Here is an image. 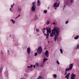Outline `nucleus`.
<instances>
[{"label":"nucleus","mask_w":79,"mask_h":79,"mask_svg":"<svg viewBox=\"0 0 79 79\" xmlns=\"http://www.w3.org/2000/svg\"><path fill=\"white\" fill-rule=\"evenodd\" d=\"M52 32L50 34V36L51 37H53L54 35L55 36L56 35H58V33H59L60 32V29L58 27H54L53 30H52Z\"/></svg>","instance_id":"f257e3e1"},{"label":"nucleus","mask_w":79,"mask_h":79,"mask_svg":"<svg viewBox=\"0 0 79 79\" xmlns=\"http://www.w3.org/2000/svg\"><path fill=\"white\" fill-rule=\"evenodd\" d=\"M71 2L72 3H73L74 2V0H64V8L66 7V5H69L70 3Z\"/></svg>","instance_id":"f03ea898"},{"label":"nucleus","mask_w":79,"mask_h":79,"mask_svg":"<svg viewBox=\"0 0 79 79\" xmlns=\"http://www.w3.org/2000/svg\"><path fill=\"white\" fill-rule=\"evenodd\" d=\"M36 50L38 54H41L42 53V47H39Z\"/></svg>","instance_id":"7ed1b4c3"},{"label":"nucleus","mask_w":79,"mask_h":79,"mask_svg":"<svg viewBox=\"0 0 79 79\" xmlns=\"http://www.w3.org/2000/svg\"><path fill=\"white\" fill-rule=\"evenodd\" d=\"M46 29L47 30V32H48L49 34L50 33H52V31H51V28L49 27L48 28V27H46Z\"/></svg>","instance_id":"20e7f679"},{"label":"nucleus","mask_w":79,"mask_h":79,"mask_svg":"<svg viewBox=\"0 0 79 79\" xmlns=\"http://www.w3.org/2000/svg\"><path fill=\"white\" fill-rule=\"evenodd\" d=\"M71 77L70 79H75V77H76L75 74L73 73L71 75Z\"/></svg>","instance_id":"39448f33"},{"label":"nucleus","mask_w":79,"mask_h":79,"mask_svg":"<svg viewBox=\"0 0 79 79\" xmlns=\"http://www.w3.org/2000/svg\"><path fill=\"white\" fill-rule=\"evenodd\" d=\"M31 10H32L33 11H35V5H33L31 8Z\"/></svg>","instance_id":"423d86ee"},{"label":"nucleus","mask_w":79,"mask_h":79,"mask_svg":"<svg viewBox=\"0 0 79 79\" xmlns=\"http://www.w3.org/2000/svg\"><path fill=\"white\" fill-rule=\"evenodd\" d=\"M21 7L20 6L18 7V12L19 13H21Z\"/></svg>","instance_id":"0eeeda50"},{"label":"nucleus","mask_w":79,"mask_h":79,"mask_svg":"<svg viewBox=\"0 0 79 79\" xmlns=\"http://www.w3.org/2000/svg\"><path fill=\"white\" fill-rule=\"evenodd\" d=\"M70 73H69L67 75H66L64 77L65 78H66V79H69V75L70 74Z\"/></svg>","instance_id":"6e6552de"},{"label":"nucleus","mask_w":79,"mask_h":79,"mask_svg":"<svg viewBox=\"0 0 79 79\" xmlns=\"http://www.w3.org/2000/svg\"><path fill=\"white\" fill-rule=\"evenodd\" d=\"M73 64H71L69 65V69L70 70H71V69H73Z\"/></svg>","instance_id":"1a4fd4ad"},{"label":"nucleus","mask_w":79,"mask_h":79,"mask_svg":"<svg viewBox=\"0 0 79 79\" xmlns=\"http://www.w3.org/2000/svg\"><path fill=\"white\" fill-rule=\"evenodd\" d=\"M48 51H46L45 52V55L46 57H48Z\"/></svg>","instance_id":"9d476101"},{"label":"nucleus","mask_w":79,"mask_h":79,"mask_svg":"<svg viewBox=\"0 0 79 79\" xmlns=\"http://www.w3.org/2000/svg\"><path fill=\"white\" fill-rule=\"evenodd\" d=\"M27 52L28 54H30V53H31V49H30V48L29 47L27 48Z\"/></svg>","instance_id":"9b49d317"},{"label":"nucleus","mask_w":79,"mask_h":79,"mask_svg":"<svg viewBox=\"0 0 79 79\" xmlns=\"http://www.w3.org/2000/svg\"><path fill=\"white\" fill-rule=\"evenodd\" d=\"M58 35H59V33H57V35H55V37H54V40L55 41H56V39H57V37L58 36Z\"/></svg>","instance_id":"f8f14e48"},{"label":"nucleus","mask_w":79,"mask_h":79,"mask_svg":"<svg viewBox=\"0 0 79 79\" xmlns=\"http://www.w3.org/2000/svg\"><path fill=\"white\" fill-rule=\"evenodd\" d=\"M40 2L39 0H38L37 1V6H40Z\"/></svg>","instance_id":"ddd939ff"},{"label":"nucleus","mask_w":79,"mask_h":79,"mask_svg":"<svg viewBox=\"0 0 79 79\" xmlns=\"http://www.w3.org/2000/svg\"><path fill=\"white\" fill-rule=\"evenodd\" d=\"M57 4H58L57 2H56L54 4V8H55V7H57Z\"/></svg>","instance_id":"4468645a"},{"label":"nucleus","mask_w":79,"mask_h":79,"mask_svg":"<svg viewBox=\"0 0 79 79\" xmlns=\"http://www.w3.org/2000/svg\"><path fill=\"white\" fill-rule=\"evenodd\" d=\"M49 34H49L48 32H47V34H46V39H48V36H49Z\"/></svg>","instance_id":"2eb2a0df"},{"label":"nucleus","mask_w":79,"mask_h":79,"mask_svg":"<svg viewBox=\"0 0 79 79\" xmlns=\"http://www.w3.org/2000/svg\"><path fill=\"white\" fill-rule=\"evenodd\" d=\"M37 79H44V78L42 77V76H39L38 77Z\"/></svg>","instance_id":"dca6fc26"},{"label":"nucleus","mask_w":79,"mask_h":79,"mask_svg":"<svg viewBox=\"0 0 79 79\" xmlns=\"http://www.w3.org/2000/svg\"><path fill=\"white\" fill-rule=\"evenodd\" d=\"M35 20H37L38 19V17L37 15H35Z\"/></svg>","instance_id":"f3484780"},{"label":"nucleus","mask_w":79,"mask_h":79,"mask_svg":"<svg viewBox=\"0 0 79 79\" xmlns=\"http://www.w3.org/2000/svg\"><path fill=\"white\" fill-rule=\"evenodd\" d=\"M53 77H54V78H56L57 75H56V74H54L53 75Z\"/></svg>","instance_id":"a211bd4d"},{"label":"nucleus","mask_w":79,"mask_h":79,"mask_svg":"<svg viewBox=\"0 0 79 79\" xmlns=\"http://www.w3.org/2000/svg\"><path fill=\"white\" fill-rule=\"evenodd\" d=\"M79 35H77L76 36V37L74 38V39L76 40L78 39V38H79Z\"/></svg>","instance_id":"6ab92c4d"},{"label":"nucleus","mask_w":79,"mask_h":79,"mask_svg":"<svg viewBox=\"0 0 79 79\" xmlns=\"http://www.w3.org/2000/svg\"><path fill=\"white\" fill-rule=\"evenodd\" d=\"M10 21H11L12 23H13V24H15V21L14 20H13V19H10Z\"/></svg>","instance_id":"aec40b11"},{"label":"nucleus","mask_w":79,"mask_h":79,"mask_svg":"<svg viewBox=\"0 0 79 79\" xmlns=\"http://www.w3.org/2000/svg\"><path fill=\"white\" fill-rule=\"evenodd\" d=\"M3 67H2V68H1V69H0V71H1L0 72V74H1V73L2 72V70H3Z\"/></svg>","instance_id":"412c9836"},{"label":"nucleus","mask_w":79,"mask_h":79,"mask_svg":"<svg viewBox=\"0 0 79 79\" xmlns=\"http://www.w3.org/2000/svg\"><path fill=\"white\" fill-rule=\"evenodd\" d=\"M36 31L37 32H39V30L37 28H36Z\"/></svg>","instance_id":"4be33fe9"},{"label":"nucleus","mask_w":79,"mask_h":79,"mask_svg":"<svg viewBox=\"0 0 79 79\" xmlns=\"http://www.w3.org/2000/svg\"><path fill=\"white\" fill-rule=\"evenodd\" d=\"M70 70L69 69H65V71L67 72V71H70Z\"/></svg>","instance_id":"5701e85b"},{"label":"nucleus","mask_w":79,"mask_h":79,"mask_svg":"<svg viewBox=\"0 0 79 79\" xmlns=\"http://www.w3.org/2000/svg\"><path fill=\"white\" fill-rule=\"evenodd\" d=\"M45 61H46V59L45 57H44L43 59V63H44Z\"/></svg>","instance_id":"b1692460"},{"label":"nucleus","mask_w":79,"mask_h":79,"mask_svg":"<svg viewBox=\"0 0 79 79\" xmlns=\"http://www.w3.org/2000/svg\"><path fill=\"white\" fill-rule=\"evenodd\" d=\"M44 13H47V10H44Z\"/></svg>","instance_id":"393cba45"},{"label":"nucleus","mask_w":79,"mask_h":79,"mask_svg":"<svg viewBox=\"0 0 79 79\" xmlns=\"http://www.w3.org/2000/svg\"><path fill=\"white\" fill-rule=\"evenodd\" d=\"M60 52L61 53H63V50L61 49H60Z\"/></svg>","instance_id":"a878e982"},{"label":"nucleus","mask_w":79,"mask_h":79,"mask_svg":"<svg viewBox=\"0 0 79 79\" xmlns=\"http://www.w3.org/2000/svg\"><path fill=\"white\" fill-rule=\"evenodd\" d=\"M35 65L36 66H37V67H39V64L38 63H36L35 64Z\"/></svg>","instance_id":"bb28decb"},{"label":"nucleus","mask_w":79,"mask_h":79,"mask_svg":"<svg viewBox=\"0 0 79 79\" xmlns=\"http://www.w3.org/2000/svg\"><path fill=\"white\" fill-rule=\"evenodd\" d=\"M37 53L36 52L35 53V56H37Z\"/></svg>","instance_id":"cd10ccee"},{"label":"nucleus","mask_w":79,"mask_h":79,"mask_svg":"<svg viewBox=\"0 0 79 79\" xmlns=\"http://www.w3.org/2000/svg\"><path fill=\"white\" fill-rule=\"evenodd\" d=\"M60 2H59L57 4V7H58V6H60Z\"/></svg>","instance_id":"c85d7f7f"},{"label":"nucleus","mask_w":79,"mask_h":79,"mask_svg":"<svg viewBox=\"0 0 79 79\" xmlns=\"http://www.w3.org/2000/svg\"><path fill=\"white\" fill-rule=\"evenodd\" d=\"M26 72H27H27H28L29 71V69H26Z\"/></svg>","instance_id":"c756f323"},{"label":"nucleus","mask_w":79,"mask_h":79,"mask_svg":"<svg viewBox=\"0 0 79 79\" xmlns=\"http://www.w3.org/2000/svg\"><path fill=\"white\" fill-rule=\"evenodd\" d=\"M56 63H57L58 64H60V62H58V60L56 61Z\"/></svg>","instance_id":"7c9ffc66"},{"label":"nucleus","mask_w":79,"mask_h":79,"mask_svg":"<svg viewBox=\"0 0 79 79\" xmlns=\"http://www.w3.org/2000/svg\"><path fill=\"white\" fill-rule=\"evenodd\" d=\"M65 73L64 74V75H66V74H67V72L66 71H65Z\"/></svg>","instance_id":"2f4dec72"},{"label":"nucleus","mask_w":79,"mask_h":79,"mask_svg":"<svg viewBox=\"0 0 79 79\" xmlns=\"http://www.w3.org/2000/svg\"><path fill=\"white\" fill-rule=\"evenodd\" d=\"M19 16H20V14H19L17 17H16L15 19H16L17 18H18L19 17Z\"/></svg>","instance_id":"473e14b6"},{"label":"nucleus","mask_w":79,"mask_h":79,"mask_svg":"<svg viewBox=\"0 0 79 79\" xmlns=\"http://www.w3.org/2000/svg\"><path fill=\"white\" fill-rule=\"evenodd\" d=\"M10 11H11V12H12L13 10H11V7L10 9Z\"/></svg>","instance_id":"72a5a7b5"},{"label":"nucleus","mask_w":79,"mask_h":79,"mask_svg":"<svg viewBox=\"0 0 79 79\" xmlns=\"http://www.w3.org/2000/svg\"><path fill=\"white\" fill-rule=\"evenodd\" d=\"M49 23H50V22L48 21L47 22V24H49Z\"/></svg>","instance_id":"f704fd0d"},{"label":"nucleus","mask_w":79,"mask_h":79,"mask_svg":"<svg viewBox=\"0 0 79 79\" xmlns=\"http://www.w3.org/2000/svg\"><path fill=\"white\" fill-rule=\"evenodd\" d=\"M11 8H13V5L11 4Z\"/></svg>","instance_id":"c9c22d12"},{"label":"nucleus","mask_w":79,"mask_h":79,"mask_svg":"<svg viewBox=\"0 0 79 79\" xmlns=\"http://www.w3.org/2000/svg\"><path fill=\"white\" fill-rule=\"evenodd\" d=\"M33 67V65H30V68H32Z\"/></svg>","instance_id":"e433bc0d"},{"label":"nucleus","mask_w":79,"mask_h":79,"mask_svg":"<svg viewBox=\"0 0 79 79\" xmlns=\"http://www.w3.org/2000/svg\"><path fill=\"white\" fill-rule=\"evenodd\" d=\"M43 66H44V65H43V64H42L40 65V67H43Z\"/></svg>","instance_id":"4c0bfd02"},{"label":"nucleus","mask_w":79,"mask_h":79,"mask_svg":"<svg viewBox=\"0 0 79 79\" xmlns=\"http://www.w3.org/2000/svg\"><path fill=\"white\" fill-rule=\"evenodd\" d=\"M68 21H66L65 22V23L67 24H68Z\"/></svg>","instance_id":"58836bf2"},{"label":"nucleus","mask_w":79,"mask_h":79,"mask_svg":"<svg viewBox=\"0 0 79 79\" xmlns=\"http://www.w3.org/2000/svg\"><path fill=\"white\" fill-rule=\"evenodd\" d=\"M77 48H79V44H77Z\"/></svg>","instance_id":"ea45409f"},{"label":"nucleus","mask_w":79,"mask_h":79,"mask_svg":"<svg viewBox=\"0 0 79 79\" xmlns=\"http://www.w3.org/2000/svg\"><path fill=\"white\" fill-rule=\"evenodd\" d=\"M27 68H31V67L30 66H28L27 67Z\"/></svg>","instance_id":"a19ab883"},{"label":"nucleus","mask_w":79,"mask_h":79,"mask_svg":"<svg viewBox=\"0 0 79 79\" xmlns=\"http://www.w3.org/2000/svg\"><path fill=\"white\" fill-rule=\"evenodd\" d=\"M35 2H33L32 5H34V4H35Z\"/></svg>","instance_id":"79ce46f5"},{"label":"nucleus","mask_w":79,"mask_h":79,"mask_svg":"<svg viewBox=\"0 0 79 79\" xmlns=\"http://www.w3.org/2000/svg\"><path fill=\"white\" fill-rule=\"evenodd\" d=\"M53 25H55V24H56L54 22V23H53Z\"/></svg>","instance_id":"37998d69"},{"label":"nucleus","mask_w":79,"mask_h":79,"mask_svg":"<svg viewBox=\"0 0 79 79\" xmlns=\"http://www.w3.org/2000/svg\"><path fill=\"white\" fill-rule=\"evenodd\" d=\"M34 68H35V65H34L33 66Z\"/></svg>","instance_id":"c03bdc74"},{"label":"nucleus","mask_w":79,"mask_h":79,"mask_svg":"<svg viewBox=\"0 0 79 79\" xmlns=\"http://www.w3.org/2000/svg\"><path fill=\"white\" fill-rule=\"evenodd\" d=\"M43 30H46V29L45 28H43Z\"/></svg>","instance_id":"a18cd8bd"},{"label":"nucleus","mask_w":79,"mask_h":79,"mask_svg":"<svg viewBox=\"0 0 79 79\" xmlns=\"http://www.w3.org/2000/svg\"><path fill=\"white\" fill-rule=\"evenodd\" d=\"M44 35H47V34H46L45 33H44Z\"/></svg>","instance_id":"49530a36"},{"label":"nucleus","mask_w":79,"mask_h":79,"mask_svg":"<svg viewBox=\"0 0 79 79\" xmlns=\"http://www.w3.org/2000/svg\"><path fill=\"white\" fill-rule=\"evenodd\" d=\"M43 33H44H44H45V31H43Z\"/></svg>","instance_id":"de8ad7c7"},{"label":"nucleus","mask_w":79,"mask_h":79,"mask_svg":"<svg viewBox=\"0 0 79 79\" xmlns=\"http://www.w3.org/2000/svg\"><path fill=\"white\" fill-rule=\"evenodd\" d=\"M56 9H57V8L56 7L55 8V10H56Z\"/></svg>","instance_id":"09e8293b"},{"label":"nucleus","mask_w":79,"mask_h":79,"mask_svg":"<svg viewBox=\"0 0 79 79\" xmlns=\"http://www.w3.org/2000/svg\"><path fill=\"white\" fill-rule=\"evenodd\" d=\"M46 60H48V59H46Z\"/></svg>","instance_id":"8fccbe9b"},{"label":"nucleus","mask_w":79,"mask_h":79,"mask_svg":"<svg viewBox=\"0 0 79 79\" xmlns=\"http://www.w3.org/2000/svg\"><path fill=\"white\" fill-rule=\"evenodd\" d=\"M13 4V5H15V3H14Z\"/></svg>","instance_id":"3c124183"},{"label":"nucleus","mask_w":79,"mask_h":79,"mask_svg":"<svg viewBox=\"0 0 79 79\" xmlns=\"http://www.w3.org/2000/svg\"><path fill=\"white\" fill-rule=\"evenodd\" d=\"M7 51L8 52H9V50H8Z\"/></svg>","instance_id":"603ef678"},{"label":"nucleus","mask_w":79,"mask_h":79,"mask_svg":"<svg viewBox=\"0 0 79 79\" xmlns=\"http://www.w3.org/2000/svg\"><path fill=\"white\" fill-rule=\"evenodd\" d=\"M39 35V34H38L37 35Z\"/></svg>","instance_id":"864d4df0"},{"label":"nucleus","mask_w":79,"mask_h":79,"mask_svg":"<svg viewBox=\"0 0 79 79\" xmlns=\"http://www.w3.org/2000/svg\"><path fill=\"white\" fill-rule=\"evenodd\" d=\"M1 53H2V50H1Z\"/></svg>","instance_id":"5fc2aeb1"},{"label":"nucleus","mask_w":79,"mask_h":79,"mask_svg":"<svg viewBox=\"0 0 79 79\" xmlns=\"http://www.w3.org/2000/svg\"><path fill=\"white\" fill-rule=\"evenodd\" d=\"M21 79H23V78H21Z\"/></svg>","instance_id":"6e6d98bb"},{"label":"nucleus","mask_w":79,"mask_h":79,"mask_svg":"<svg viewBox=\"0 0 79 79\" xmlns=\"http://www.w3.org/2000/svg\"><path fill=\"white\" fill-rule=\"evenodd\" d=\"M10 37H11V35H10Z\"/></svg>","instance_id":"4d7b16f0"},{"label":"nucleus","mask_w":79,"mask_h":79,"mask_svg":"<svg viewBox=\"0 0 79 79\" xmlns=\"http://www.w3.org/2000/svg\"><path fill=\"white\" fill-rule=\"evenodd\" d=\"M48 8H49V7H48Z\"/></svg>","instance_id":"13d9d810"}]
</instances>
